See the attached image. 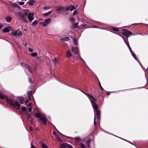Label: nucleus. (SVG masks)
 Listing matches in <instances>:
<instances>
[{
  "label": "nucleus",
  "instance_id": "23",
  "mask_svg": "<svg viewBox=\"0 0 148 148\" xmlns=\"http://www.w3.org/2000/svg\"><path fill=\"white\" fill-rule=\"evenodd\" d=\"M29 11V10L28 9H25L23 10L24 13L23 14L27 16L28 14V13Z\"/></svg>",
  "mask_w": 148,
  "mask_h": 148
},
{
  "label": "nucleus",
  "instance_id": "29",
  "mask_svg": "<svg viewBox=\"0 0 148 148\" xmlns=\"http://www.w3.org/2000/svg\"><path fill=\"white\" fill-rule=\"evenodd\" d=\"M31 55L33 57H36L37 56V53H33L31 54Z\"/></svg>",
  "mask_w": 148,
  "mask_h": 148
},
{
  "label": "nucleus",
  "instance_id": "12",
  "mask_svg": "<svg viewBox=\"0 0 148 148\" xmlns=\"http://www.w3.org/2000/svg\"><path fill=\"white\" fill-rule=\"evenodd\" d=\"M68 146V144L63 143L60 145V148H67Z\"/></svg>",
  "mask_w": 148,
  "mask_h": 148
},
{
  "label": "nucleus",
  "instance_id": "47",
  "mask_svg": "<svg viewBox=\"0 0 148 148\" xmlns=\"http://www.w3.org/2000/svg\"><path fill=\"white\" fill-rule=\"evenodd\" d=\"M29 50L30 52H32L33 51V50L31 48H29Z\"/></svg>",
  "mask_w": 148,
  "mask_h": 148
},
{
  "label": "nucleus",
  "instance_id": "30",
  "mask_svg": "<svg viewBox=\"0 0 148 148\" xmlns=\"http://www.w3.org/2000/svg\"><path fill=\"white\" fill-rule=\"evenodd\" d=\"M27 117L28 120L31 121V116L30 114H27Z\"/></svg>",
  "mask_w": 148,
  "mask_h": 148
},
{
  "label": "nucleus",
  "instance_id": "50",
  "mask_svg": "<svg viewBox=\"0 0 148 148\" xmlns=\"http://www.w3.org/2000/svg\"><path fill=\"white\" fill-rule=\"evenodd\" d=\"M31 148H36V147H35L32 143L31 144Z\"/></svg>",
  "mask_w": 148,
  "mask_h": 148
},
{
  "label": "nucleus",
  "instance_id": "1",
  "mask_svg": "<svg viewBox=\"0 0 148 148\" xmlns=\"http://www.w3.org/2000/svg\"><path fill=\"white\" fill-rule=\"evenodd\" d=\"M83 92L88 97L91 102L94 112V124L95 126V114L97 116V118L99 120L100 119V111L98 110V106L96 104L97 100L91 95L84 92Z\"/></svg>",
  "mask_w": 148,
  "mask_h": 148
},
{
  "label": "nucleus",
  "instance_id": "17",
  "mask_svg": "<svg viewBox=\"0 0 148 148\" xmlns=\"http://www.w3.org/2000/svg\"><path fill=\"white\" fill-rule=\"evenodd\" d=\"M9 27H6L4 28L2 31L3 33L8 32H10V29L8 28Z\"/></svg>",
  "mask_w": 148,
  "mask_h": 148
},
{
  "label": "nucleus",
  "instance_id": "57",
  "mask_svg": "<svg viewBox=\"0 0 148 148\" xmlns=\"http://www.w3.org/2000/svg\"><path fill=\"white\" fill-rule=\"evenodd\" d=\"M30 130H33V128L32 127H31L30 128Z\"/></svg>",
  "mask_w": 148,
  "mask_h": 148
},
{
  "label": "nucleus",
  "instance_id": "42",
  "mask_svg": "<svg viewBox=\"0 0 148 148\" xmlns=\"http://www.w3.org/2000/svg\"><path fill=\"white\" fill-rule=\"evenodd\" d=\"M19 3L20 5H22L24 4V2H20Z\"/></svg>",
  "mask_w": 148,
  "mask_h": 148
},
{
  "label": "nucleus",
  "instance_id": "48",
  "mask_svg": "<svg viewBox=\"0 0 148 148\" xmlns=\"http://www.w3.org/2000/svg\"><path fill=\"white\" fill-rule=\"evenodd\" d=\"M81 146L82 148H84L85 146L83 144H81Z\"/></svg>",
  "mask_w": 148,
  "mask_h": 148
},
{
  "label": "nucleus",
  "instance_id": "44",
  "mask_svg": "<svg viewBox=\"0 0 148 148\" xmlns=\"http://www.w3.org/2000/svg\"><path fill=\"white\" fill-rule=\"evenodd\" d=\"M127 46L129 48V49L130 50V51H132V49H131V48L130 46V45L129 44H128V45H127Z\"/></svg>",
  "mask_w": 148,
  "mask_h": 148
},
{
  "label": "nucleus",
  "instance_id": "6",
  "mask_svg": "<svg viewBox=\"0 0 148 148\" xmlns=\"http://www.w3.org/2000/svg\"><path fill=\"white\" fill-rule=\"evenodd\" d=\"M18 15L19 16V18L24 22L27 23L28 22L27 18V16L20 12H18Z\"/></svg>",
  "mask_w": 148,
  "mask_h": 148
},
{
  "label": "nucleus",
  "instance_id": "26",
  "mask_svg": "<svg viewBox=\"0 0 148 148\" xmlns=\"http://www.w3.org/2000/svg\"><path fill=\"white\" fill-rule=\"evenodd\" d=\"M51 21V19L50 18L45 19V22L46 23L48 24Z\"/></svg>",
  "mask_w": 148,
  "mask_h": 148
},
{
  "label": "nucleus",
  "instance_id": "24",
  "mask_svg": "<svg viewBox=\"0 0 148 148\" xmlns=\"http://www.w3.org/2000/svg\"><path fill=\"white\" fill-rule=\"evenodd\" d=\"M38 21L37 20L34 21L32 24V26L35 27L36 26V25L38 23Z\"/></svg>",
  "mask_w": 148,
  "mask_h": 148
},
{
  "label": "nucleus",
  "instance_id": "41",
  "mask_svg": "<svg viewBox=\"0 0 148 148\" xmlns=\"http://www.w3.org/2000/svg\"><path fill=\"white\" fill-rule=\"evenodd\" d=\"M21 109L22 110L24 111H26V108L24 107H22L21 108Z\"/></svg>",
  "mask_w": 148,
  "mask_h": 148
},
{
  "label": "nucleus",
  "instance_id": "10",
  "mask_svg": "<svg viewBox=\"0 0 148 148\" xmlns=\"http://www.w3.org/2000/svg\"><path fill=\"white\" fill-rule=\"evenodd\" d=\"M72 51L73 53L75 54H77L79 52V50L76 47H73L72 48Z\"/></svg>",
  "mask_w": 148,
  "mask_h": 148
},
{
  "label": "nucleus",
  "instance_id": "25",
  "mask_svg": "<svg viewBox=\"0 0 148 148\" xmlns=\"http://www.w3.org/2000/svg\"><path fill=\"white\" fill-rule=\"evenodd\" d=\"M53 10H52L51 11H49V12H48L47 13H45L44 14V16H49V14H51L52 12H53Z\"/></svg>",
  "mask_w": 148,
  "mask_h": 148
},
{
  "label": "nucleus",
  "instance_id": "37",
  "mask_svg": "<svg viewBox=\"0 0 148 148\" xmlns=\"http://www.w3.org/2000/svg\"><path fill=\"white\" fill-rule=\"evenodd\" d=\"M69 20L71 22H74L75 21V20L73 17L70 18L69 19Z\"/></svg>",
  "mask_w": 148,
  "mask_h": 148
},
{
  "label": "nucleus",
  "instance_id": "20",
  "mask_svg": "<svg viewBox=\"0 0 148 148\" xmlns=\"http://www.w3.org/2000/svg\"><path fill=\"white\" fill-rule=\"evenodd\" d=\"M5 20L8 22H10L12 20V18L10 16H8L5 18Z\"/></svg>",
  "mask_w": 148,
  "mask_h": 148
},
{
  "label": "nucleus",
  "instance_id": "45",
  "mask_svg": "<svg viewBox=\"0 0 148 148\" xmlns=\"http://www.w3.org/2000/svg\"><path fill=\"white\" fill-rule=\"evenodd\" d=\"M26 105L27 107H31V106L32 105V103H30L28 104V105L27 104Z\"/></svg>",
  "mask_w": 148,
  "mask_h": 148
},
{
  "label": "nucleus",
  "instance_id": "28",
  "mask_svg": "<svg viewBox=\"0 0 148 148\" xmlns=\"http://www.w3.org/2000/svg\"><path fill=\"white\" fill-rule=\"evenodd\" d=\"M56 138L59 141L62 142V141L61 139H60V137L58 135H56Z\"/></svg>",
  "mask_w": 148,
  "mask_h": 148
},
{
  "label": "nucleus",
  "instance_id": "8",
  "mask_svg": "<svg viewBox=\"0 0 148 148\" xmlns=\"http://www.w3.org/2000/svg\"><path fill=\"white\" fill-rule=\"evenodd\" d=\"M12 34L16 37H19L21 36L22 33L21 31L18 32V31L12 32Z\"/></svg>",
  "mask_w": 148,
  "mask_h": 148
},
{
  "label": "nucleus",
  "instance_id": "56",
  "mask_svg": "<svg viewBox=\"0 0 148 148\" xmlns=\"http://www.w3.org/2000/svg\"><path fill=\"white\" fill-rule=\"evenodd\" d=\"M82 26H83L84 27H85L86 26V24L85 25H82Z\"/></svg>",
  "mask_w": 148,
  "mask_h": 148
},
{
  "label": "nucleus",
  "instance_id": "33",
  "mask_svg": "<svg viewBox=\"0 0 148 148\" xmlns=\"http://www.w3.org/2000/svg\"><path fill=\"white\" fill-rule=\"evenodd\" d=\"M57 61V60L56 58H55L53 60V64H56V62Z\"/></svg>",
  "mask_w": 148,
  "mask_h": 148
},
{
  "label": "nucleus",
  "instance_id": "34",
  "mask_svg": "<svg viewBox=\"0 0 148 148\" xmlns=\"http://www.w3.org/2000/svg\"><path fill=\"white\" fill-rule=\"evenodd\" d=\"M27 66L26 67L27 69L30 72H31V70L30 68L29 65H26Z\"/></svg>",
  "mask_w": 148,
  "mask_h": 148
},
{
  "label": "nucleus",
  "instance_id": "13",
  "mask_svg": "<svg viewBox=\"0 0 148 148\" xmlns=\"http://www.w3.org/2000/svg\"><path fill=\"white\" fill-rule=\"evenodd\" d=\"M10 4L14 8H18L19 7V6L18 5L15 3H13L11 2H10Z\"/></svg>",
  "mask_w": 148,
  "mask_h": 148
},
{
  "label": "nucleus",
  "instance_id": "14",
  "mask_svg": "<svg viewBox=\"0 0 148 148\" xmlns=\"http://www.w3.org/2000/svg\"><path fill=\"white\" fill-rule=\"evenodd\" d=\"M36 1L35 0H29L27 3L30 6L33 5L35 3Z\"/></svg>",
  "mask_w": 148,
  "mask_h": 148
},
{
  "label": "nucleus",
  "instance_id": "5",
  "mask_svg": "<svg viewBox=\"0 0 148 148\" xmlns=\"http://www.w3.org/2000/svg\"><path fill=\"white\" fill-rule=\"evenodd\" d=\"M121 33L124 36L125 38H128V37L132 35H134V34L130 32L129 30L127 29H123L121 31Z\"/></svg>",
  "mask_w": 148,
  "mask_h": 148
},
{
  "label": "nucleus",
  "instance_id": "49",
  "mask_svg": "<svg viewBox=\"0 0 148 148\" xmlns=\"http://www.w3.org/2000/svg\"><path fill=\"white\" fill-rule=\"evenodd\" d=\"M3 27V25L0 23V29L2 28Z\"/></svg>",
  "mask_w": 148,
  "mask_h": 148
},
{
  "label": "nucleus",
  "instance_id": "55",
  "mask_svg": "<svg viewBox=\"0 0 148 148\" xmlns=\"http://www.w3.org/2000/svg\"><path fill=\"white\" fill-rule=\"evenodd\" d=\"M21 65H27V64H25L24 63L22 62V63H21Z\"/></svg>",
  "mask_w": 148,
  "mask_h": 148
},
{
  "label": "nucleus",
  "instance_id": "46",
  "mask_svg": "<svg viewBox=\"0 0 148 148\" xmlns=\"http://www.w3.org/2000/svg\"><path fill=\"white\" fill-rule=\"evenodd\" d=\"M67 148H73V147L71 145L68 144V146Z\"/></svg>",
  "mask_w": 148,
  "mask_h": 148
},
{
  "label": "nucleus",
  "instance_id": "40",
  "mask_svg": "<svg viewBox=\"0 0 148 148\" xmlns=\"http://www.w3.org/2000/svg\"><path fill=\"white\" fill-rule=\"evenodd\" d=\"M77 13V10L74 11L73 13V15L75 16L76 14Z\"/></svg>",
  "mask_w": 148,
  "mask_h": 148
},
{
  "label": "nucleus",
  "instance_id": "54",
  "mask_svg": "<svg viewBox=\"0 0 148 148\" xmlns=\"http://www.w3.org/2000/svg\"><path fill=\"white\" fill-rule=\"evenodd\" d=\"M28 102H29V101L27 100H26L25 101V102H26L25 105H27V103H28Z\"/></svg>",
  "mask_w": 148,
  "mask_h": 148
},
{
  "label": "nucleus",
  "instance_id": "18",
  "mask_svg": "<svg viewBox=\"0 0 148 148\" xmlns=\"http://www.w3.org/2000/svg\"><path fill=\"white\" fill-rule=\"evenodd\" d=\"M121 37L123 39L127 45H128V44H129L128 40V38H125L124 36H122Z\"/></svg>",
  "mask_w": 148,
  "mask_h": 148
},
{
  "label": "nucleus",
  "instance_id": "4",
  "mask_svg": "<svg viewBox=\"0 0 148 148\" xmlns=\"http://www.w3.org/2000/svg\"><path fill=\"white\" fill-rule=\"evenodd\" d=\"M35 115L37 117L40 118V119L42 121V123L44 125L47 124V119L45 115L40 112H38L35 114Z\"/></svg>",
  "mask_w": 148,
  "mask_h": 148
},
{
  "label": "nucleus",
  "instance_id": "15",
  "mask_svg": "<svg viewBox=\"0 0 148 148\" xmlns=\"http://www.w3.org/2000/svg\"><path fill=\"white\" fill-rule=\"evenodd\" d=\"M18 99L19 101L21 103L23 104L24 103L23 101L24 100V98L22 97H18Z\"/></svg>",
  "mask_w": 148,
  "mask_h": 148
},
{
  "label": "nucleus",
  "instance_id": "19",
  "mask_svg": "<svg viewBox=\"0 0 148 148\" xmlns=\"http://www.w3.org/2000/svg\"><path fill=\"white\" fill-rule=\"evenodd\" d=\"M32 92V91H30L28 92L27 93L28 98L30 100H31Z\"/></svg>",
  "mask_w": 148,
  "mask_h": 148
},
{
  "label": "nucleus",
  "instance_id": "51",
  "mask_svg": "<svg viewBox=\"0 0 148 148\" xmlns=\"http://www.w3.org/2000/svg\"><path fill=\"white\" fill-rule=\"evenodd\" d=\"M87 67L88 69L89 70L90 73H92V71L91 70H90L88 66H87Z\"/></svg>",
  "mask_w": 148,
  "mask_h": 148
},
{
  "label": "nucleus",
  "instance_id": "9",
  "mask_svg": "<svg viewBox=\"0 0 148 148\" xmlns=\"http://www.w3.org/2000/svg\"><path fill=\"white\" fill-rule=\"evenodd\" d=\"M36 60L40 63H41L46 61V58L45 57L39 58V57H38L36 58Z\"/></svg>",
  "mask_w": 148,
  "mask_h": 148
},
{
  "label": "nucleus",
  "instance_id": "3",
  "mask_svg": "<svg viewBox=\"0 0 148 148\" xmlns=\"http://www.w3.org/2000/svg\"><path fill=\"white\" fill-rule=\"evenodd\" d=\"M76 9L75 7L71 5L66 7L61 6H58L56 7L55 11H58L60 13H65L67 14L68 13H66L67 11L70 10L71 11Z\"/></svg>",
  "mask_w": 148,
  "mask_h": 148
},
{
  "label": "nucleus",
  "instance_id": "43",
  "mask_svg": "<svg viewBox=\"0 0 148 148\" xmlns=\"http://www.w3.org/2000/svg\"><path fill=\"white\" fill-rule=\"evenodd\" d=\"M29 83H33V82L32 81V80L31 78H29Z\"/></svg>",
  "mask_w": 148,
  "mask_h": 148
},
{
  "label": "nucleus",
  "instance_id": "31",
  "mask_svg": "<svg viewBox=\"0 0 148 148\" xmlns=\"http://www.w3.org/2000/svg\"><path fill=\"white\" fill-rule=\"evenodd\" d=\"M96 78L98 79V80L99 81V86L100 88H101V89H102V90H103L104 89H103V88H102V86H101V85L100 83L99 82V80L98 79V77H96Z\"/></svg>",
  "mask_w": 148,
  "mask_h": 148
},
{
  "label": "nucleus",
  "instance_id": "59",
  "mask_svg": "<svg viewBox=\"0 0 148 148\" xmlns=\"http://www.w3.org/2000/svg\"><path fill=\"white\" fill-rule=\"evenodd\" d=\"M141 67L143 69V67L142 66V65H141Z\"/></svg>",
  "mask_w": 148,
  "mask_h": 148
},
{
  "label": "nucleus",
  "instance_id": "16",
  "mask_svg": "<svg viewBox=\"0 0 148 148\" xmlns=\"http://www.w3.org/2000/svg\"><path fill=\"white\" fill-rule=\"evenodd\" d=\"M39 144L42 148H47V147L43 142L42 141H41L40 142Z\"/></svg>",
  "mask_w": 148,
  "mask_h": 148
},
{
  "label": "nucleus",
  "instance_id": "27",
  "mask_svg": "<svg viewBox=\"0 0 148 148\" xmlns=\"http://www.w3.org/2000/svg\"><path fill=\"white\" fill-rule=\"evenodd\" d=\"M111 29L115 31L118 32L119 31V30L117 28L115 27H112Z\"/></svg>",
  "mask_w": 148,
  "mask_h": 148
},
{
  "label": "nucleus",
  "instance_id": "35",
  "mask_svg": "<svg viewBox=\"0 0 148 148\" xmlns=\"http://www.w3.org/2000/svg\"><path fill=\"white\" fill-rule=\"evenodd\" d=\"M78 24V23L77 22L75 23H74V27L75 28H76V27H77Z\"/></svg>",
  "mask_w": 148,
  "mask_h": 148
},
{
  "label": "nucleus",
  "instance_id": "53",
  "mask_svg": "<svg viewBox=\"0 0 148 148\" xmlns=\"http://www.w3.org/2000/svg\"><path fill=\"white\" fill-rule=\"evenodd\" d=\"M53 134L55 135L56 136V135H57L56 134V133L55 132H53Z\"/></svg>",
  "mask_w": 148,
  "mask_h": 148
},
{
  "label": "nucleus",
  "instance_id": "21",
  "mask_svg": "<svg viewBox=\"0 0 148 148\" xmlns=\"http://www.w3.org/2000/svg\"><path fill=\"white\" fill-rule=\"evenodd\" d=\"M69 38L68 37H64L61 38V40L62 41H68L69 40Z\"/></svg>",
  "mask_w": 148,
  "mask_h": 148
},
{
  "label": "nucleus",
  "instance_id": "39",
  "mask_svg": "<svg viewBox=\"0 0 148 148\" xmlns=\"http://www.w3.org/2000/svg\"><path fill=\"white\" fill-rule=\"evenodd\" d=\"M75 139L76 141H79L80 140L79 137H76L75 138Z\"/></svg>",
  "mask_w": 148,
  "mask_h": 148
},
{
  "label": "nucleus",
  "instance_id": "52",
  "mask_svg": "<svg viewBox=\"0 0 148 148\" xmlns=\"http://www.w3.org/2000/svg\"><path fill=\"white\" fill-rule=\"evenodd\" d=\"M29 111L30 112H31L32 111V109L31 108H29Z\"/></svg>",
  "mask_w": 148,
  "mask_h": 148
},
{
  "label": "nucleus",
  "instance_id": "2",
  "mask_svg": "<svg viewBox=\"0 0 148 148\" xmlns=\"http://www.w3.org/2000/svg\"><path fill=\"white\" fill-rule=\"evenodd\" d=\"M0 98L6 100L7 102L9 103L10 106H13L16 109H20V105L17 102H14L13 99L12 98H9L7 96L0 93Z\"/></svg>",
  "mask_w": 148,
  "mask_h": 148
},
{
  "label": "nucleus",
  "instance_id": "36",
  "mask_svg": "<svg viewBox=\"0 0 148 148\" xmlns=\"http://www.w3.org/2000/svg\"><path fill=\"white\" fill-rule=\"evenodd\" d=\"M90 140H88L86 142V144L88 145V147H89L90 145H89V143H90Z\"/></svg>",
  "mask_w": 148,
  "mask_h": 148
},
{
  "label": "nucleus",
  "instance_id": "22",
  "mask_svg": "<svg viewBox=\"0 0 148 148\" xmlns=\"http://www.w3.org/2000/svg\"><path fill=\"white\" fill-rule=\"evenodd\" d=\"M72 54L71 52L69 51H67L66 53V56L67 58H69L71 57Z\"/></svg>",
  "mask_w": 148,
  "mask_h": 148
},
{
  "label": "nucleus",
  "instance_id": "38",
  "mask_svg": "<svg viewBox=\"0 0 148 148\" xmlns=\"http://www.w3.org/2000/svg\"><path fill=\"white\" fill-rule=\"evenodd\" d=\"M50 8V7L47 6H45L43 8V9L45 10H48Z\"/></svg>",
  "mask_w": 148,
  "mask_h": 148
},
{
  "label": "nucleus",
  "instance_id": "58",
  "mask_svg": "<svg viewBox=\"0 0 148 148\" xmlns=\"http://www.w3.org/2000/svg\"><path fill=\"white\" fill-rule=\"evenodd\" d=\"M43 26H45V25H45V24L43 23Z\"/></svg>",
  "mask_w": 148,
  "mask_h": 148
},
{
  "label": "nucleus",
  "instance_id": "11",
  "mask_svg": "<svg viewBox=\"0 0 148 148\" xmlns=\"http://www.w3.org/2000/svg\"><path fill=\"white\" fill-rule=\"evenodd\" d=\"M131 52L132 56H133V57H134L135 59L137 61V62H138L139 65H141V62L138 60L137 58H136V56L135 53H134V52H133L132 51H131Z\"/></svg>",
  "mask_w": 148,
  "mask_h": 148
},
{
  "label": "nucleus",
  "instance_id": "7",
  "mask_svg": "<svg viewBox=\"0 0 148 148\" xmlns=\"http://www.w3.org/2000/svg\"><path fill=\"white\" fill-rule=\"evenodd\" d=\"M34 13L33 12L29 13L27 15V18L30 23H31L34 19Z\"/></svg>",
  "mask_w": 148,
  "mask_h": 148
},
{
  "label": "nucleus",
  "instance_id": "32",
  "mask_svg": "<svg viewBox=\"0 0 148 148\" xmlns=\"http://www.w3.org/2000/svg\"><path fill=\"white\" fill-rule=\"evenodd\" d=\"M73 41L74 43V45H76L77 44V39L76 38H74L73 39Z\"/></svg>",
  "mask_w": 148,
  "mask_h": 148
}]
</instances>
